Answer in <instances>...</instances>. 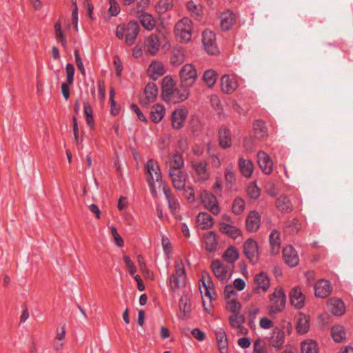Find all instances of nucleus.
Wrapping results in <instances>:
<instances>
[{"mask_svg":"<svg viewBox=\"0 0 353 353\" xmlns=\"http://www.w3.org/2000/svg\"><path fill=\"white\" fill-rule=\"evenodd\" d=\"M187 279L185 266L182 259H177L174 262V272L169 278L170 288L173 292H177L185 288Z\"/></svg>","mask_w":353,"mask_h":353,"instance_id":"obj_1","label":"nucleus"},{"mask_svg":"<svg viewBox=\"0 0 353 353\" xmlns=\"http://www.w3.org/2000/svg\"><path fill=\"white\" fill-rule=\"evenodd\" d=\"M138 22L131 21L127 24L119 25L117 28L116 35L122 39L125 37V44H132L139 32Z\"/></svg>","mask_w":353,"mask_h":353,"instance_id":"obj_2","label":"nucleus"},{"mask_svg":"<svg viewBox=\"0 0 353 353\" xmlns=\"http://www.w3.org/2000/svg\"><path fill=\"white\" fill-rule=\"evenodd\" d=\"M286 303V296L281 287H277L270 296L269 314L273 316L281 312Z\"/></svg>","mask_w":353,"mask_h":353,"instance_id":"obj_3","label":"nucleus"},{"mask_svg":"<svg viewBox=\"0 0 353 353\" xmlns=\"http://www.w3.org/2000/svg\"><path fill=\"white\" fill-rule=\"evenodd\" d=\"M179 78L183 87L192 88L198 79L195 66L192 63L185 64L179 71Z\"/></svg>","mask_w":353,"mask_h":353,"instance_id":"obj_4","label":"nucleus"},{"mask_svg":"<svg viewBox=\"0 0 353 353\" xmlns=\"http://www.w3.org/2000/svg\"><path fill=\"white\" fill-rule=\"evenodd\" d=\"M193 169L192 176L195 181L203 183L210 178V172L207 168V162L205 161H193L191 163Z\"/></svg>","mask_w":353,"mask_h":353,"instance_id":"obj_5","label":"nucleus"},{"mask_svg":"<svg viewBox=\"0 0 353 353\" xmlns=\"http://www.w3.org/2000/svg\"><path fill=\"white\" fill-rule=\"evenodd\" d=\"M145 174L147 181L152 178V181L157 182L159 186L164 185L162 181L161 170L157 162L153 159H149L145 165Z\"/></svg>","mask_w":353,"mask_h":353,"instance_id":"obj_6","label":"nucleus"},{"mask_svg":"<svg viewBox=\"0 0 353 353\" xmlns=\"http://www.w3.org/2000/svg\"><path fill=\"white\" fill-rule=\"evenodd\" d=\"M243 254L250 263H258L259 256L257 242L252 239L245 241L243 244Z\"/></svg>","mask_w":353,"mask_h":353,"instance_id":"obj_7","label":"nucleus"},{"mask_svg":"<svg viewBox=\"0 0 353 353\" xmlns=\"http://www.w3.org/2000/svg\"><path fill=\"white\" fill-rule=\"evenodd\" d=\"M186 50L182 46H172L170 50V63L173 66L181 65L186 57Z\"/></svg>","mask_w":353,"mask_h":353,"instance_id":"obj_8","label":"nucleus"},{"mask_svg":"<svg viewBox=\"0 0 353 353\" xmlns=\"http://www.w3.org/2000/svg\"><path fill=\"white\" fill-rule=\"evenodd\" d=\"M188 19H183L181 21L178 22L174 27V34L176 39L180 42H187L190 40L192 37L191 30L185 24L189 22Z\"/></svg>","mask_w":353,"mask_h":353,"instance_id":"obj_9","label":"nucleus"},{"mask_svg":"<svg viewBox=\"0 0 353 353\" xmlns=\"http://www.w3.org/2000/svg\"><path fill=\"white\" fill-rule=\"evenodd\" d=\"M190 96V88L183 87L180 83L179 87L174 88L170 97L165 102L178 103L185 101Z\"/></svg>","mask_w":353,"mask_h":353,"instance_id":"obj_10","label":"nucleus"},{"mask_svg":"<svg viewBox=\"0 0 353 353\" xmlns=\"http://www.w3.org/2000/svg\"><path fill=\"white\" fill-rule=\"evenodd\" d=\"M202 203L211 213L218 215L220 208L216 197L212 193L205 192L201 195Z\"/></svg>","mask_w":353,"mask_h":353,"instance_id":"obj_11","label":"nucleus"},{"mask_svg":"<svg viewBox=\"0 0 353 353\" xmlns=\"http://www.w3.org/2000/svg\"><path fill=\"white\" fill-rule=\"evenodd\" d=\"M211 268L214 276L220 281H227L230 274L220 260H214L211 263Z\"/></svg>","mask_w":353,"mask_h":353,"instance_id":"obj_12","label":"nucleus"},{"mask_svg":"<svg viewBox=\"0 0 353 353\" xmlns=\"http://www.w3.org/2000/svg\"><path fill=\"white\" fill-rule=\"evenodd\" d=\"M257 162L264 174H270L272 172L273 163L266 152L263 151L258 152Z\"/></svg>","mask_w":353,"mask_h":353,"instance_id":"obj_13","label":"nucleus"},{"mask_svg":"<svg viewBox=\"0 0 353 353\" xmlns=\"http://www.w3.org/2000/svg\"><path fill=\"white\" fill-rule=\"evenodd\" d=\"M220 28L223 31H229L236 23V17L234 12L228 10L221 14Z\"/></svg>","mask_w":353,"mask_h":353,"instance_id":"obj_14","label":"nucleus"},{"mask_svg":"<svg viewBox=\"0 0 353 353\" xmlns=\"http://www.w3.org/2000/svg\"><path fill=\"white\" fill-rule=\"evenodd\" d=\"M283 257L285 263L290 267H296L299 264V257L297 252L292 245L283 248Z\"/></svg>","mask_w":353,"mask_h":353,"instance_id":"obj_15","label":"nucleus"},{"mask_svg":"<svg viewBox=\"0 0 353 353\" xmlns=\"http://www.w3.org/2000/svg\"><path fill=\"white\" fill-rule=\"evenodd\" d=\"M285 334L283 330L279 327L274 328L272 336L270 337V345L277 350H280L285 343Z\"/></svg>","mask_w":353,"mask_h":353,"instance_id":"obj_16","label":"nucleus"},{"mask_svg":"<svg viewBox=\"0 0 353 353\" xmlns=\"http://www.w3.org/2000/svg\"><path fill=\"white\" fill-rule=\"evenodd\" d=\"M188 116L185 108L176 109L172 114V126L174 129L179 130L183 127Z\"/></svg>","mask_w":353,"mask_h":353,"instance_id":"obj_17","label":"nucleus"},{"mask_svg":"<svg viewBox=\"0 0 353 353\" xmlns=\"http://www.w3.org/2000/svg\"><path fill=\"white\" fill-rule=\"evenodd\" d=\"M290 300L292 305L297 309L303 307L305 305V296L299 287L292 288L290 294Z\"/></svg>","mask_w":353,"mask_h":353,"instance_id":"obj_18","label":"nucleus"},{"mask_svg":"<svg viewBox=\"0 0 353 353\" xmlns=\"http://www.w3.org/2000/svg\"><path fill=\"white\" fill-rule=\"evenodd\" d=\"M254 283L256 287L254 288L256 293H260L261 292H266L270 285V281L268 275L265 272H260L257 274L254 277Z\"/></svg>","mask_w":353,"mask_h":353,"instance_id":"obj_19","label":"nucleus"},{"mask_svg":"<svg viewBox=\"0 0 353 353\" xmlns=\"http://www.w3.org/2000/svg\"><path fill=\"white\" fill-rule=\"evenodd\" d=\"M261 224V216L256 211H252L246 218L245 226L250 232H254L258 230Z\"/></svg>","mask_w":353,"mask_h":353,"instance_id":"obj_20","label":"nucleus"},{"mask_svg":"<svg viewBox=\"0 0 353 353\" xmlns=\"http://www.w3.org/2000/svg\"><path fill=\"white\" fill-rule=\"evenodd\" d=\"M315 295L320 298L328 296L332 290V287L329 281L319 280L315 285Z\"/></svg>","mask_w":353,"mask_h":353,"instance_id":"obj_21","label":"nucleus"},{"mask_svg":"<svg viewBox=\"0 0 353 353\" xmlns=\"http://www.w3.org/2000/svg\"><path fill=\"white\" fill-rule=\"evenodd\" d=\"M157 93V85L153 82L148 83L144 90L145 98L141 100V103L148 106L156 99Z\"/></svg>","mask_w":353,"mask_h":353,"instance_id":"obj_22","label":"nucleus"},{"mask_svg":"<svg viewBox=\"0 0 353 353\" xmlns=\"http://www.w3.org/2000/svg\"><path fill=\"white\" fill-rule=\"evenodd\" d=\"M176 86L174 80L169 76L165 77L161 82V97L166 101Z\"/></svg>","mask_w":353,"mask_h":353,"instance_id":"obj_23","label":"nucleus"},{"mask_svg":"<svg viewBox=\"0 0 353 353\" xmlns=\"http://www.w3.org/2000/svg\"><path fill=\"white\" fill-rule=\"evenodd\" d=\"M238 167L241 174L245 178H250L254 172V165L251 160L243 157L239 159Z\"/></svg>","mask_w":353,"mask_h":353,"instance_id":"obj_24","label":"nucleus"},{"mask_svg":"<svg viewBox=\"0 0 353 353\" xmlns=\"http://www.w3.org/2000/svg\"><path fill=\"white\" fill-rule=\"evenodd\" d=\"M221 90L226 94L233 92L238 88V83L234 78L225 74L221 80Z\"/></svg>","mask_w":353,"mask_h":353,"instance_id":"obj_25","label":"nucleus"},{"mask_svg":"<svg viewBox=\"0 0 353 353\" xmlns=\"http://www.w3.org/2000/svg\"><path fill=\"white\" fill-rule=\"evenodd\" d=\"M174 187L179 190L185 188L186 183V174L181 170L169 172Z\"/></svg>","mask_w":353,"mask_h":353,"instance_id":"obj_26","label":"nucleus"},{"mask_svg":"<svg viewBox=\"0 0 353 353\" xmlns=\"http://www.w3.org/2000/svg\"><path fill=\"white\" fill-rule=\"evenodd\" d=\"M327 307L330 312L335 316H341L345 312V305L343 301L339 299H330Z\"/></svg>","mask_w":353,"mask_h":353,"instance_id":"obj_27","label":"nucleus"},{"mask_svg":"<svg viewBox=\"0 0 353 353\" xmlns=\"http://www.w3.org/2000/svg\"><path fill=\"white\" fill-rule=\"evenodd\" d=\"M310 329V317L303 314H299L296 317V330L300 334H304L309 331Z\"/></svg>","mask_w":353,"mask_h":353,"instance_id":"obj_28","label":"nucleus"},{"mask_svg":"<svg viewBox=\"0 0 353 353\" xmlns=\"http://www.w3.org/2000/svg\"><path fill=\"white\" fill-rule=\"evenodd\" d=\"M215 335L220 353H228V343L225 332L222 328H219L215 331Z\"/></svg>","mask_w":353,"mask_h":353,"instance_id":"obj_29","label":"nucleus"},{"mask_svg":"<svg viewBox=\"0 0 353 353\" xmlns=\"http://www.w3.org/2000/svg\"><path fill=\"white\" fill-rule=\"evenodd\" d=\"M163 192L167 199L168 207L173 214H176L179 210V203L178 199L172 194L171 190L167 189L165 185H163Z\"/></svg>","mask_w":353,"mask_h":353,"instance_id":"obj_30","label":"nucleus"},{"mask_svg":"<svg viewBox=\"0 0 353 353\" xmlns=\"http://www.w3.org/2000/svg\"><path fill=\"white\" fill-rule=\"evenodd\" d=\"M205 248L208 252H214L216 250L218 245V239L216 234L213 231L207 232L204 236Z\"/></svg>","mask_w":353,"mask_h":353,"instance_id":"obj_31","label":"nucleus"},{"mask_svg":"<svg viewBox=\"0 0 353 353\" xmlns=\"http://www.w3.org/2000/svg\"><path fill=\"white\" fill-rule=\"evenodd\" d=\"M196 221L202 230L210 229L214 223L213 217L207 212H200L196 217Z\"/></svg>","mask_w":353,"mask_h":353,"instance_id":"obj_32","label":"nucleus"},{"mask_svg":"<svg viewBox=\"0 0 353 353\" xmlns=\"http://www.w3.org/2000/svg\"><path fill=\"white\" fill-rule=\"evenodd\" d=\"M137 17L139 19V21L144 28L148 30H151L154 28L156 21L151 14L143 11H138L137 12Z\"/></svg>","mask_w":353,"mask_h":353,"instance_id":"obj_33","label":"nucleus"},{"mask_svg":"<svg viewBox=\"0 0 353 353\" xmlns=\"http://www.w3.org/2000/svg\"><path fill=\"white\" fill-rule=\"evenodd\" d=\"M219 231L234 239H236L241 234V230L238 228L225 223L220 224Z\"/></svg>","mask_w":353,"mask_h":353,"instance_id":"obj_34","label":"nucleus"},{"mask_svg":"<svg viewBox=\"0 0 353 353\" xmlns=\"http://www.w3.org/2000/svg\"><path fill=\"white\" fill-rule=\"evenodd\" d=\"M219 141L222 148H228L231 146V134L228 128L223 127L219 130Z\"/></svg>","mask_w":353,"mask_h":353,"instance_id":"obj_35","label":"nucleus"},{"mask_svg":"<svg viewBox=\"0 0 353 353\" xmlns=\"http://www.w3.org/2000/svg\"><path fill=\"white\" fill-rule=\"evenodd\" d=\"M269 241L271 253L274 255L279 254L281 248L279 232L277 230H273L269 236Z\"/></svg>","mask_w":353,"mask_h":353,"instance_id":"obj_36","label":"nucleus"},{"mask_svg":"<svg viewBox=\"0 0 353 353\" xmlns=\"http://www.w3.org/2000/svg\"><path fill=\"white\" fill-rule=\"evenodd\" d=\"M180 312L183 314V318L189 316L192 312L190 299L188 294H183L179 301Z\"/></svg>","mask_w":353,"mask_h":353,"instance_id":"obj_37","label":"nucleus"},{"mask_svg":"<svg viewBox=\"0 0 353 353\" xmlns=\"http://www.w3.org/2000/svg\"><path fill=\"white\" fill-rule=\"evenodd\" d=\"M165 114V109L164 106L161 104H156L154 105L150 112V119L152 122L155 123H159L163 118L164 117Z\"/></svg>","mask_w":353,"mask_h":353,"instance_id":"obj_38","label":"nucleus"},{"mask_svg":"<svg viewBox=\"0 0 353 353\" xmlns=\"http://www.w3.org/2000/svg\"><path fill=\"white\" fill-rule=\"evenodd\" d=\"M276 208L282 212H290L292 210L290 199L285 195H281L276 201Z\"/></svg>","mask_w":353,"mask_h":353,"instance_id":"obj_39","label":"nucleus"},{"mask_svg":"<svg viewBox=\"0 0 353 353\" xmlns=\"http://www.w3.org/2000/svg\"><path fill=\"white\" fill-rule=\"evenodd\" d=\"M148 72L151 78L156 80L165 73V68L161 62L153 61L149 67Z\"/></svg>","mask_w":353,"mask_h":353,"instance_id":"obj_40","label":"nucleus"},{"mask_svg":"<svg viewBox=\"0 0 353 353\" xmlns=\"http://www.w3.org/2000/svg\"><path fill=\"white\" fill-rule=\"evenodd\" d=\"M331 334L333 340L336 343H341L346 338V331L345 327L341 325H336L332 326Z\"/></svg>","mask_w":353,"mask_h":353,"instance_id":"obj_41","label":"nucleus"},{"mask_svg":"<svg viewBox=\"0 0 353 353\" xmlns=\"http://www.w3.org/2000/svg\"><path fill=\"white\" fill-rule=\"evenodd\" d=\"M184 165L183 158L179 152H175L170 161V170L169 172H177L181 170V168Z\"/></svg>","mask_w":353,"mask_h":353,"instance_id":"obj_42","label":"nucleus"},{"mask_svg":"<svg viewBox=\"0 0 353 353\" xmlns=\"http://www.w3.org/2000/svg\"><path fill=\"white\" fill-rule=\"evenodd\" d=\"M301 353H319V345L312 339H307L301 342Z\"/></svg>","mask_w":353,"mask_h":353,"instance_id":"obj_43","label":"nucleus"},{"mask_svg":"<svg viewBox=\"0 0 353 353\" xmlns=\"http://www.w3.org/2000/svg\"><path fill=\"white\" fill-rule=\"evenodd\" d=\"M239 254L238 250L234 246H229L223 254V259L230 263H234L239 259Z\"/></svg>","mask_w":353,"mask_h":353,"instance_id":"obj_44","label":"nucleus"},{"mask_svg":"<svg viewBox=\"0 0 353 353\" xmlns=\"http://www.w3.org/2000/svg\"><path fill=\"white\" fill-rule=\"evenodd\" d=\"M224 178L227 187L231 188L236 184V175L232 165L228 166L225 169Z\"/></svg>","mask_w":353,"mask_h":353,"instance_id":"obj_45","label":"nucleus"},{"mask_svg":"<svg viewBox=\"0 0 353 353\" xmlns=\"http://www.w3.org/2000/svg\"><path fill=\"white\" fill-rule=\"evenodd\" d=\"M148 39L150 44L152 45L169 43V41L167 39L165 34L161 31H156L154 33H152Z\"/></svg>","mask_w":353,"mask_h":353,"instance_id":"obj_46","label":"nucleus"},{"mask_svg":"<svg viewBox=\"0 0 353 353\" xmlns=\"http://www.w3.org/2000/svg\"><path fill=\"white\" fill-rule=\"evenodd\" d=\"M203 79L209 88H212L216 81L217 74L214 70H207L203 74Z\"/></svg>","mask_w":353,"mask_h":353,"instance_id":"obj_47","label":"nucleus"},{"mask_svg":"<svg viewBox=\"0 0 353 353\" xmlns=\"http://www.w3.org/2000/svg\"><path fill=\"white\" fill-rule=\"evenodd\" d=\"M264 124L262 120H256L253 123L254 134L258 139H263L267 135Z\"/></svg>","mask_w":353,"mask_h":353,"instance_id":"obj_48","label":"nucleus"},{"mask_svg":"<svg viewBox=\"0 0 353 353\" xmlns=\"http://www.w3.org/2000/svg\"><path fill=\"white\" fill-rule=\"evenodd\" d=\"M202 282L205 290V296L211 299L210 289L213 287V283L210 276L206 271L202 272Z\"/></svg>","mask_w":353,"mask_h":353,"instance_id":"obj_49","label":"nucleus"},{"mask_svg":"<svg viewBox=\"0 0 353 353\" xmlns=\"http://www.w3.org/2000/svg\"><path fill=\"white\" fill-rule=\"evenodd\" d=\"M83 112L86 117L85 121L87 124L90 127L92 128L94 124L93 119V110L88 101H85L83 103Z\"/></svg>","mask_w":353,"mask_h":353,"instance_id":"obj_50","label":"nucleus"},{"mask_svg":"<svg viewBox=\"0 0 353 353\" xmlns=\"http://www.w3.org/2000/svg\"><path fill=\"white\" fill-rule=\"evenodd\" d=\"M174 6L173 0H159L156 6V10L159 13H165Z\"/></svg>","mask_w":353,"mask_h":353,"instance_id":"obj_51","label":"nucleus"},{"mask_svg":"<svg viewBox=\"0 0 353 353\" xmlns=\"http://www.w3.org/2000/svg\"><path fill=\"white\" fill-rule=\"evenodd\" d=\"M229 321L232 327L240 328L245 322V317L243 314L236 313L230 316Z\"/></svg>","mask_w":353,"mask_h":353,"instance_id":"obj_52","label":"nucleus"},{"mask_svg":"<svg viewBox=\"0 0 353 353\" xmlns=\"http://www.w3.org/2000/svg\"><path fill=\"white\" fill-rule=\"evenodd\" d=\"M216 41L215 33L209 30H205L202 33V44H214Z\"/></svg>","mask_w":353,"mask_h":353,"instance_id":"obj_53","label":"nucleus"},{"mask_svg":"<svg viewBox=\"0 0 353 353\" xmlns=\"http://www.w3.org/2000/svg\"><path fill=\"white\" fill-rule=\"evenodd\" d=\"M232 209L234 214H241L245 209L244 201L241 198L235 199Z\"/></svg>","mask_w":353,"mask_h":353,"instance_id":"obj_54","label":"nucleus"},{"mask_svg":"<svg viewBox=\"0 0 353 353\" xmlns=\"http://www.w3.org/2000/svg\"><path fill=\"white\" fill-rule=\"evenodd\" d=\"M247 193L250 199H257L261 194V190L256 185H251L248 187Z\"/></svg>","mask_w":353,"mask_h":353,"instance_id":"obj_55","label":"nucleus"},{"mask_svg":"<svg viewBox=\"0 0 353 353\" xmlns=\"http://www.w3.org/2000/svg\"><path fill=\"white\" fill-rule=\"evenodd\" d=\"M54 32H55V36L58 41L61 43V44H65L66 39L64 37L63 32L61 30V23L59 22H57L54 25Z\"/></svg>","mask_w":353,"mask_h":353,"instance_id":"obj_56","label":"nucleus"},{"mask_svg":"<svg viewBox=\"0 0 353 353\" xmlns=\"http://www.w3.org/2000/svg\"><path fill=\"white\" fill-rule=\"evenodd\" d=\"M241 305L239 302L235 299H231L228 301L227 310L230 312H234V314L239 313V310Z\"/></svg>","mask_w":353,"mask_h":353,"instance_id":"obj_57","label":"nucleus"},{"mask_svg":"<svg viewBox=\"0 0 353 353\" xmlns=\"http://www.w3.org/2000/svg\"><path fill=\"white\" fill-rule=\"evenodd\" d=\"M253 353H266L265 343L261 339L254 341Z\"/></svg>","mask_w":353,"mask_h":353,"instance_id":"obj_58","label":"nucleus"},{"mask_svg":"<svg viewBox=\"0 0 353 353\" xmlns=\"http://www.w3.org/2000/svg\"><path fill=\"white\" fill-rule=\"evenodd\" d=\"M110 8L108 12L110 16L115 17L120 12V7L115 0H109Z\"/></svg>","mask_w":353,"mask_h":353,"instance_id":"obj_59","label":"nucleus"},{"mask_svg":"<svg viewBox=\"0 0 353 353\" xmlns=\"http://www.w3.org/2000/svg\"><path fill=\"white\" fill-rule=\"evenodd\" d=\"M210 101L214 108L217 111L218 114H221L223 111V108L219 97L217 95L211 96Z\"/></svg>","mask_w":353,"mask_h":353,"instance_id":"obj_60","label":"nucleus"},{"mask_svg":"<svg viewBox=\"0 0 353 353\" xmlns=\"http://www.w3.org/2000/svg\"><path fill=\"white\" fill-rule=\"evenodd\" d=\"M111 234L112 236L114 237V243L115 244L119 247L122 248L124 245V241L121 236L119 235V234L117 232V230L114 227L111 228Z\"/></svg>","mask_w":353,"mask_h":353,"instance_id":"obj_61","label":"nucleus"},{"mask_svg":"<svg viewBox=\"0 0 353 353\" xmlns=\"http://www.w3.org/2000/svg\"><path fill=\"white\" fill-rule=\"evenodd\" d=\"M66 74H67V82L68 84H72L74 81V68L72 63H67L65 67Z\"/></svg>","mask_w":353,"mask_h":353,"instance_id":"obj_62","label":"nucleus"},{"mask_svg":"<svg viewBox=\"0 0 353 353\" xmlns=\"http://www.w3.org/2000/svg\"><path fill=\"white\" fill-rule=\"evenodd\" d=\"M123 261L125 263L126 267L128 268L129 273L131 275H134L137 271V269L131 259L128 256L124 255Z\"/></svg>","mask_w":353,"mask_h":353,"instance_id":"obj_63","label":"nucleus"},{"mask_svg":"<svg viewBox=\"0 0 353 353\" xmlns=\"http://www.w3.org/2000/svg\"><path fill=\"white\" fill-rule=\"evenodd\" d=\"M203 50L210 56L219 55L220 50L217 46H203Z\"/></svg>","mask_w":353,"mask_h":353,"instance_id":"obj_64","label":"nucleus"}]
</instances>
